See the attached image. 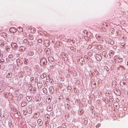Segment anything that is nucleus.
Wrapping results in <instances>:
<instances>
[{"label":"nucleus","mask_w":128,"mask_h":128,"mask_svg":"<svg viewBox=\"0 0 128 128\" xmlns=\"http://www.w3.org/2000/svg\"><path fill=\"white\" fill-rule=\"evenodd\" d=\"M47 61L44 58L42 59L40 61V64L44 66L46 65L47 64Z\"/></svg>","instance_id":"obj_1"},{"label":"nucleus","mask_w":128,"mask_h":128,"mask_svg":"<svg viewBox=\"0 0 128 128\" xmlns=\"http://www.w3.org/2000/svg\"><path fill=\"white\" fill-rule=\"evenodd\" d=\"M12 48L14 49H16L18 48L17 44L15 43H12L11 44Z\"/></svg>","instance_id":"obj_2"},{"label":"nucleus","mask_w":128,"mask_h":128,"mask_svg":"<svg viewBox=\"0 0 128 128\" xmlns=\"http://www.w3.org/2000/svg\"><path fill=\"white\" fill-rule=\"evenodd\" d=\"M10 32L12 33H14L16 32L17 30L15 28L12 27L9 30Z\"/></svg>","instance_id":"obj_3"},{"label":"nucleus","mask_w":128,"mask_h":128,"mask_svg":"<svg viewBox=\"0 0 128 128\" xmlns=\"http://www.w3.org/2000/svg\"><path fill=\"white\" fill-rule=\"evenodd\" d=\"M96 57L97 60L98 61H100L102 59L101 56L98 54H96Z\"/></svg>","instance_id":"obj_4"},{"label":"nucleus","mask_w":128,"mask_h":128,"mask_svg":"<svg viewBox=\"0 0 128 128\" xmlns=\"http://www.w3.org/2000/svg\"><path fill=\"white\" fill-rule=\"evenodd\" d=\"M115 60L116 62H120L122 61V58L118 57L117 58H116L115 59Z\"/></svg>","instance_id":"obj_5"},{"label":"nucleus","mask_w":128,"mask_h":128,"mask_svg":"<svg viewBox=\"0 0 128 128\" xmlns=\"http://www.w3.org/2000/svg\"><path fill=\"white\" fill-rule=\"evenodd\" d=\"M40 115V113L39 112H37V113H36L34 114V118H38Z\"/></svg>","instance_id":"obj_6"},{"label":"nucleus","mask_w":128,"mask_h":128,"mask_svg":"<svg viewBox=\"0 0 128 128\" xmlns=\"http://www.w3.org/2000/svg\"><path fill=\"white\" fill-rule=\"evenodd\" d=\"M37 123L38 124V125L40 126L42 125V120L41 119H38L37 120Z\"/></svg>","instance_id":"obj_7"},{"label":"nucleus","mask_w":128,"mask_h":128,"mask_svg":"<svg viewBox=\"0 0 128 128\" xmlns=\"http://www.w3.org/2000/svg\"><path fill=\"white\" fill-rule=\"evenodd\" d=\"M27 112L29 114H31L32 112V109L30 107H28L27 110Z\"/></svg>","instance_id":"obj_8"},{"label":"nucleus","mask_w":128,"mask_h":128,"mask_svg":"<svg viewBox=\"0 0 128 128\" xmlns=\"http://www.w3.org/2000/svg\"><path fill=\"white\" fill-rule=\"evenodd\" d=\"M50 92L51 93H52L54 92V88L52 86H50L49 88Z\"/></svg>","instance_id":"obj_9"},{"label":"nucleus","mask_w":128,"mask_h":128,"mask_svg":"<svg viewBox=\"0 0 128 128\" xmlns=\"http://www.w3.org/2000/svg\"><path fill=\"white\" fill-rule=\"evenodd\" d=\"M46 76V74L45 73H43L40 75V77L42 79L44 78Z\"/></svg>","instance_id":"obj_10"},{"label":"nucleus","mask_w":128,"mask_h":128,"mask_svg":"<svg viewBox=\"0 0 128 128\" xmlns=\"http://www.w3.org/2000/svg\"><path fill=\"white\" fill-rule=\"evenodd\" d=\"M2 36L3 38H5L7 37V35L4 32H3L2 33Z\"/></svg>","instance_id":"obj_11"},{"label":"nucleus","mask_w":128,"mask_h":128,"mask_svg":"<svg viewBox=\"0 0 128 128\" xmlns=\"http://www.w3.org/2000/svg\"><path fill=\"white\" fill-rule=\"evenodd\" d=\"M102 54L103 56L106 58L108 56L107 54H106V52H103Z\"/></svg>","instance_id":"obj_12"},{"label":"nucleus","mask_w":128,"mask_h":128,"mask_svg":"<svg viewBox=\"0 0 128 128\" xmlns=\"http://www.w3.org/2000/svg\"><path fill=\"white\" fill-rule=\"evenodd\" d=\"M25 50V48L23 46H21L20 49V51H24Z\"/></svg>","instance_id":"obj_13"},{"label":"nucleus","mask_w":128,"mask_h":128,"mask_svg":"<svg viewBox=\"0 0 128 128\" xmlns=\"http://www.w3.org/2000/svg\"><path fill=\"white\" fill-rule=\"evenodd\" d=\"M43 92L44 93H46L47 92V89L45 88H43L42 89Z\"/></svg>","instance_id":"obj_14"},{"label":"nucleus","mask_w":128,"mask_h":128,"mask_svg":"<svg viewBox=\"0 0 128 128\" xmlns=\"http://www.w3.org/2000/svg\"><path fill=\"white\" fill-rule=\"evenodd\" d=\"M29 39L30 40H32L34 39V37L32 36V35H29L28 36Z\"/></svg>","instance_id":"obj_15"},{"label":"nucleus","mask_w":128,"mask_h":128,"mask_svg":"<svg viewBox=\"0 0 128 128\" xmlns=\"http://www.w3.org/2000/svg\"><path fill=\"white\" fill-rule=\"evenodd\" d=\"M18 28L19 29L18 30H19L20 32H22L23 29L22 28H21L20 27H19Z\"/></svg>","instance_id":"obj_16"},{"label":"nucleus","mask_w":128,"mask_h":128,"mask_svg":"<svg viewBox=\"0 0 128 128\" xmlns=\"http://www.w3.org/2000/svg\"><path fill=\"white\" fill-rule=\"evenodd\" d=\"M93 88H96V84H94L91 86Z\"/></svg>","instance_id":"obj_17"},{"label":"nucleus","mask_w":128,"mask_h":128,"mask_svg":"<svg viewBox=\"0 0 128 128\" xmlns=\"http://www.w3.org/2000/svg\"><path fill=\"white\" fill-rule=\"evenodd\" d=\"M33 54H34V53L32 52H29L28 54L32 56V55H33Z\"/></svg>","instance_id":"obj_18"},{"label":"nucleus","mask_w":128,"mask_h":128,"mask_svg":"<svg viewBox=\"0 0 128 128\" xmlns=\"http://www.w3.org/2000/svg\"><path fill=\"white\" fill-rule=\"evenodd\" d=\"M114 54V52L112 50H111L109 52V54L110 56L111 55V54Z\"/></svg>","instance_id":"obj_19"},{"label":"nucleus","mask_w":128,"mask_h":128,"mask_svg":"<svg viewBox=\"0 0 128 128\" xmlns=\"http://www.w3.org/2000/svg\"><path fill=\"white\" fill-rule=\"evenodd\" d=\"M4 60L3 58L1 59L0 60V62L2 63H3L4 62Z\"/></svg>","instance_id":"obj_20"},{"label":"nucleus","mask_w":128,"mask_h":128,"mask_svg":"<svg viewBox=\"0 0 128 128\" xmlns=\"http://www.w3.org/2000/svg\"><path fill=\"white\" fill-rule=\"evenodd\" d=\"M1 50H0V56L2 58L3 56V55L2 54H1Z\"/></svg>","instance_id":"obj_21"},{"label":"nucleus","mask_w":128,"mask_h":128,"mask_svg":"<svg viewBox=\"0 0 128 128\" xmlns=\"http://www.w3.org/2000/svg\"><path fill=\"white\" fill-rule=\"evenodd\" d=\"M28 60L25 59V60L24 61V63L25 64H27Z\"/></svg>","instance_id":"obj_22"},{"label":"nucleus","mask_w":128,"mask_h":128,"mask_svg":"<svg viewBox=\"0 0 128 128\" xmlns=\"http://www.w3.org/2000/svg\"><path fill=\"white\" fill-rule=\"evenodd\" d=\"M62 128H66V126L64 124H62Z\"/></svg>","instance_id":"obj_23"},{"label":"nucleus","mask_w":128,"mask_h":128,"mask_svg":"<svg viewBox=\"0 0 128 128\" xmlns=\"http://www.w3.org/2000/svg\"><path fill=\"white\" fill-rule=\"evenodd\" d=\"M104 68L105 69H106V70H109V68H108V67L106 66H104Z\"/></svg>","instance_id":"obj_24"},{"label":"nucleus","mask_w":128,"mask_h":128,"mask_svg":"<svg viewBox=\"0 0 128 128\" xmlns=\"http://www.w3.org/2000/svg\"><path fill=\"white\" fill-rule=\"evenodd\" d=\"M38 41L39 43H41L42 42V40L41 39H39L38 40Z\"/></svg>","instance_id":"obj_25"},{"label":"nucleus","mask_w":128,"mask_h":128,"mask_svg":"<svg viewBox=\"0 0 128 128\" xmlns=\"http://www.w3.org/2000/svg\"><path fill=\"white\" fill-rule=\"evenodd\" d=\"M60 78L61 79V80H60L61 81H63L64 80V78H63L62 77H61Z\"/></svg>","instance_id":"obj_26"},{"label":"nucleus","mask_w":128,"mask_h":128,"mask_svg":"<svg viewBox=\"0 0 128 128\" xmlns=\"http://www.w3.org/2000/svg\"><path fill=\"white\" fill-rule=\"evenodd\" d=\"M70 49L71 50H74V48L73 47H71L70 48Z\"/></svg>","instance_id":"obj_27"},{"label":"nucleus","mask_w":128,"mask_h":128,"mask_svg":"<svg viewBox=\"0 0 128 128\" xmlns=\"http://www.w3.org/2000/svg\"><path fill=\"white\" fill-rule=\"evenodd\" d=\"M85 124H87V121L86 120H85Z\"/></svg>","instance_id":"obj_28"},{"label":"nucleus","mask_w":128,"mask_h":128,"mask_svg":"<svg viewBox=\"0 0 128 128\" xmlns=\"http://www.w3.org/2000/svg\"><path fill=\"white\" fill-rule=\"evenodd\" d=\"M12 55H9L8 56V57L10 58H12Z\"/></svg>","instance_id":"obj_29"},{"label":"nucleus","mask_w":128,"mask_h":128,"mask_svg":"<svg viewBox=\"0 0 128 128\" xmlns=\"http://www.w3.org/2000/svg\"><path fill=\"white\" fill-rule=\"evenodd\" d=\"M27 112L26 113L24 112V114L25 115H26L27 114Z\"/></svg>","instance_id":"obj_30"},{"label":"nucleus","mask_w":128,"mask_h":128,"mask_svg":"<svg viewBox=\"0 0 128 128\" xmlns=\"http://www.w3.org/2000/svg\"><path fill=\"white\" fill-rule=\"evenodd\" d=\"M38 84H40V87H41V86H42V84H40V83H38Z\"/></svg>","instance_id":"obj_31"},{"label":"nucleus","mask_w":128,"mask_h":128,"mask_svg":"<svg viewBox=\"0 0 128 128\" xmlns=\"http://www.w3.org/2000/svg\"><path fill=\"white\" fill-rule=\"evenodd\" d=\"M47 124V123L46 122H45V125L46 126H47V125H46V124Z\"/></svg>","instance_id":"obj_32"},{"label":"nucleus","mask_w":128,"mask_h":128,"mask_svg":"<svg viewBox=\"0 0 128 128\" xmlns=\"http://www.w3.org/2000/svg\"><path fill=\"white\" fill-rule=\"evenodd\" d=\"M21 106H22L23 107L24 106V105H23L22 104L21 105Z\"/></svg>","instance_id":"obj_33"},{"label":"nucleus","mask_w":128,"mask_h":128,"mask_svg":"<svg viewBox=\"0 0 128 128\" xmlns=\"http://www.w3.org/2000/svg\"><path fill=\"white\" fill-rule=\"evenodd\" d=\"M28 98L30 100V98H29V97H27V98H26L27 99Z\"/></svg>","instance_id":"obj_34"},{"label":"nucleus","mask_w":128,"mask_h":128,"mask_svg":"<svg viewBox=\"0 0 128 128\" xmlns=\"http://www.w3.org/2000/svg\"><path fill=\"white\" fill-rule=\"evenodd\" d=\"M1 44V45H2V46H3V45H4V43H2Z\"/></svg>","instance_id":"obj_35"},{"label":"nucleus","mask_w":128,"mask_h":128,"mask_svg":"<svg viewBox=\"0 0 128 128\" xmlns=\"http://www.w3.org/2000/svg\"><path fill=\"white\" fill-rule=\"evenodd\" d=\"M127 64L128 65V60L127 62Z\"/></svg>","instance_id":"obj_36"},{"label":"nucleus","mask_w":128,"mask_h":128,"mask_svg":"<svg viewBox=\"0 0 128 128\" xmlns=\"http://www.w3.org/2000/svg\"><path fill=\"white\" fill-rule=\"evenodd\" d=\"M6 77H7L8 78V77H7V76H6Z\"/></svg>","instance_id":"obj_37"},{"label":"nucleus","mask_w":128,"mask_h":128,"mask_svg":"<svg viewBox=\"0 0 128 128\" xmlns=\"http://www.w3.org/2000/svg\"><path fill=\"white\" fill-rule=\"evenodd\" d=\"M106 26H107V25H106Z\"/></svg>","instance_id":"obj_38"},{"label":"nucleus","mask_w":128,"mask_h":128,"mask_svg":"<svg viewBox=\"0 0 128 128\" xmlns=\"http://www.w3.org/2000/svg\"><path fill=\"white\" fill-rule=\"evenodd\" d=\"M35 31H34V32H35Z\"/></svg>","instance_id":"obj_39"},{"label":"nucleus","mask_w":128,"mask_h":128,"mask_svg":"<svg viewBox=\"0 0 128 128\" xmlns=\"http://www.w3.org/2000/svg\"><path fill=\"white\" fill-rule=\"evenodd\" d=\"M33 29L34 30V28H33Z\"/></svg>","instance_id":"obj_40"}]
</instances>
